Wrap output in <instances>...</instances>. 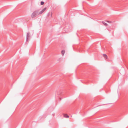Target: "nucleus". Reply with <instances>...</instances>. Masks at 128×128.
<instances>
[{
	"label": "nucleus",
	"mask_w": 128,
	"mask_h": 128,
	"mask_svg": "<svg viewBox=\"0 0 128 128\" xmlns=\"http://www.w3.org/2000/svg\"><path fill=\"white\" fill-rule=\"evenodd\" d=\"M102 22L105 26H106L108 25V24H107L105 23L104 21Z\"/></svg>",
	"instance_id": "20e7f679"
},
{
	"label": "nucleus",
	"mask_w": 128,
	"mask_h": 128,
	"mask_svg": "<svg viewBox=\"0 0 128 128\" xmlns=\"http://www.w3.org/2000/svg\"><path fill=\"white\" fill-rule=\"evenodd\" d=\"M50 13L51 14V16L52 17V12H51Z\"/></svg>",
	"instance_id": "9d476101"
},
{
	"label": "nucleus",
	"mask_w": 128,
	"mask_h": 128,
	"mask_svg": "<svg viewBox=\"0 0 128 128\" xmlns=\"http://www.w3.org/2000/svg\"><path fill=\"white\" fill-rule=\"evenodd\" d=\"M30 34V33L29 32H28L27 33L26 35V40H28V38L29 36V35Z\"/></svg>",
	"instance_id": "7ed1b4c3"
},
{
	"label": "nucleus",
	"mask_w": 128,
	"mask_h": 128,
	"mask_svg": "<svg viewBox=\"0 0 128 128\" xmlns=\"http://www.w3.org/2000/svg\"><path fill=\"white\" fill-rule=\"evenodd\" d=\"M105 21L106 22H108L109 23H112V22L111 21Z\"/></svg>",
	"instance_id": "1a4fd4ad"
},
{
	"label": "nucleus",
	"mask_w": 128,
	"mask_h": 128,
	"mask_svg": "<svg viewBox=\"0 0 128 128\" xmlns=\"http://www.w3.org/2000/svg\"><path fill=\"white\" fill-rule=\"evenodd\" d=\"M65 53V50H62L61 51V53L62 54V56H63Z\"/></svg>",
	"instance_id": "39448f33"
},
{
	"label": "nucleus",
	"mask_w": 128,
	"mask_h": 128,
	"mask_svg": "<svg viewBox=\"0 0 128 128\" xmlns=\"http://www.w3.org/2000/svg\"><path fill=\"white\" fill-rule=\"evenodd\" d=\"M103 56L104 57V58H107V55L105 54H103Z\"/></svg>",
	"instance_id": "0eeeda50"
},
{
	"label": "nucleus",
	"mask_w": 128,
	"mask_h": 128,
	"mask_svg": "<svg viewBox=\"0 0 128 128\" xmlns=\"http://www.w3.org/2000/svg\"><path fill=\"white\" fill-rule=\"evenodd\" d=\"M46 8H44L40 12H38L39 14H42L46 10Z\"/></svg>",
	"instance_id": "f03ea898"
},
{
	"label": "nucleus",
	"mask_w": 128,
	"mask_h": 128,
	"mask_svg": "<svg viewBox=\"0 0 128 128\" xmlns=\"http://www.w3.org/2000/svg\"><path fill=\"white\" fill-rule=\"evenodd\" d=\"M39 10H36L34 11L33 12L32 14L31 17L32 18H35L37 16L39 15L38 12Z\"/></svg>",
	"instance_id": "f257e3e1"
},
{
	"label": "nucleus",
	"mask_w": 128,
	"mask_h": 128,
	"mask_svg": "<svg viewBox=\"0 0 128 128\" xmlns=\"http://www.w3.org/2000/svg\"><path fill=\"white\" fill-rule=\"evenodd\" d=\"M44 4V2H43L42 1L41 2V3H40L41 5H42Z\"/></svg>",
	"instance_id": "6e6552de"
},
{
	"label": "nucleus",
	"mask_w": 128,
	"mask_h": 128,
	"mask_svg": "<svg viewBox=\"0 0 128 128\" xmlns=\"http://www.w3.org/2000/svg\"><path fill=\"white\" fill-rule=\"evenodd\" d=\"M64 116L66 118H68L69 117V116H68L66 114H64Z\"/></svg>",
	"instance_id": "423d86ee"
}]
</instances>
